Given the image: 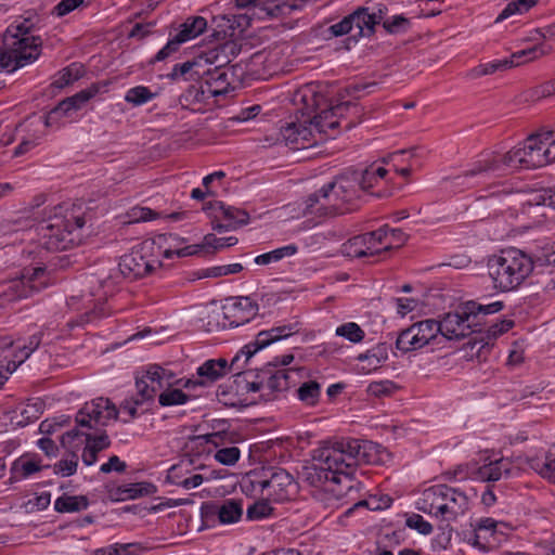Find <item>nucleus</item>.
I'll return each instance as SVG.
<instances>
[{"label":"nucleus","mask_w":555,"mask_h":555,"mask_svg":"<svg viewBox=\"0 0 555 555\" xmlns=\"http://www.w3.org/2000/svg\"><path fill=\"white\" fill-rule=\"evenodd\" d=\"M39 56L40 41L38 38H18L12 35L10 28L7 29L2 48H0V72L13 73L34 63Z\"/></svg>","instance_id":"11"},{"label":"nucleus","mask_w":555,"mask_h":555,"mask_svg":"<svg viewBox=\"0 0 555 555\" xmlns=\"http://www.w3.org/2000/svg\"><path fill=\"white\" fill-rule=\"evenodd\" d=\"M100 85L92 83L88 88L80 90L72 96H68L61 102L65 109L72 114L73 112H77L81 109L92 98H94L100 92Z\"/></svg>","instance_id":"35"},{"label":"nucleus","mask_w":555,"mask_h":555,"mask_svg":"<svg viewBox=\"0 0 555 555\" xmlns=\"http://www.w3.org/2000/svg\"><path fill=\"white\" fill-rule=\"evenodd\" d=\"M155 93H153L150 88L145 86H137L130 88L125 94V101L133 106L143 105L155 98Z\"/></svg>","instance_id":"47"},{"label":"nucleus","mask_w":555,"mask_h":555,"mask_svg":"<svg viewBox=\"0 0 555 555\" xmlns=\"http://www.w3.org/2000/svg\"><path fill=\"white\" fill-rule=\"evenodd\" d=\"M43 337V332H37L30 335L23 345H18L15 350V358H17V362H25L34 351H36Z\"/></svg>","instance_id":"46"},{"label":"nucleus","mask_w":555,"mask_h":555,"mask_svg":"<svg viewBox=\"0 0 555 555\" xmlns=\"http://www.w3.org/2000/svg\"><path fill=\"white\" fill-rule=\"evenodd\" d=\"M202 59L195 57L181 64H176L167 77L172 81H201L205 75Z\"/></svg>","instance_id":"25"},{"label":"nucleus","mask_w":555,"mask_h":555,"mask_svg":"<svg viewBox=\"0 0 555 555\" xmlns=\"http://www.w3.org/2000/svg\"><path fill=\"white\" fill-rule=\"evenodd\" d=\"M156 492L157 487L153 482L149 481L107 487V496L113 502L135 500L153 495Z\"/></svg>","instance_id":"20"},{"label":"nucleus","mask_w":555,"mask_h":555,"mask_svg":"<svg viewBox=\"0 0 555 555\" xmlns=\"http://www.w3.org/2000/svg\"><path fill=\"white\" fill-rule=\"evenodd\" d=\"M88 505L89 501L85 495L63 494L55 500L54 509L59 513H75L86 509Z\"/></svg>","instance_id":"37"},{"label":"nucleus","mask_w":555,"mask_h":555,"mask_svg":"<svg viewBox=\"0 0 555 555\" xmlns=\"http://www.w3.org/2000/svg\"><path fill=\"white\" fill-rule=\"evenodd\" d=\"M230 54L232 56L235 55V44L233 42H225L202 53L198 55V59H202L203 68L214 65L210 69H225L227 65L231 62Z\"/></svg>","instance_id":"24"},{"label":"nucleus","mask_w":555,"mask_h":555,"mask_svg":"<svg viewBox=\"0 0 555 555\" xmlns=\"http://www.w3.org/2000/svg\"><path fill=\"white\" fill-rule=\"evenodd\" d=\"M237 243V238L234 236L229 237H216L214 234H208L204 238V246L212 249H221L223 247L233 246Z\"/></svg>","instance_id":"62"},{"label":"nucleus","mask_w":555,"mask_h":555,"mask_svg":"<svg viewBox=\"0 0 555 555\" xmlns=\"http://www.w3.org/2000/svg\"><path fill=\"white\" fill-rule=\"evenodd\" d=\"M241 456V451L237 447L220 448L216 451L214 459L222 465L233 466Z\"/></svg>","instance_id":"54"},{"label":"nucleus","mask_w":555,"mask_h":555,"mask_svg":"<svg viewBox=\"0 0 555 555\" xmlns=\"http://www.w3.org/2000/svg\"><path fill=\"white\" fill-rule=\"evenodd\" d=\"M271 367L266 365V369L261 370L267 387V392L262 393L261 397L266 401L274 399V393L286 391L295 386V377L299 374V371L295 369H278L272 371Z\"/></svg>","instance_id":"18"},{"label":"nucleus","mask_w":555,"mask_h":555,"mask_svg":"<svg viewBox=\"0 0 555 555\" xmlns=\"http://www.w3.org/2000/svg\"><path fill=\"white\" fill-rule=\"evenodd\" d=\"M405 526L416 530L418 533L424 535L430 534L434 529L433 525L429 521L425 520L423 516L418 514H412L408 516L405 520Z\"/></svg>","instance_id":"58"},{"label":"nucleus","mask_w":555,"mask_h":555,"mask_svg":"<svg viewBox=\"0 0 555 555\" xmlns=\"http://www.w3.org/2000/svg\"><path fill=\"white\" fill-rule=\"evenodd\" d=\"M160 247L154 240H144L134 245L128 254L120 257L118 269L108 281L119 282L122 278L129 282L143 279L162 267Z\"/></svg>","instance_id":"10"},{"label":"nucleus","mask_w":555,"mask_h":555,"mask_svg":"<svg viewBox=\"0 0 555 555\" xmlns=\"http://www.w3.org/2000/svg\"><path fill=\"white\" fill-rule=\"evenodd\" d=\"M413 327L418 332L420 343L422 348L427 345H434L438 337L439 326L438 321L434 319H427L413 324Z\"/></svg>","instance_id":"39"},{"label":"nucleus","mask_w":555,"mask_h":555,"mask_svg":"<svg viewBox=\"0 0 555 555\" xmlns=\"http://www.w3.org/2000/svg\"><path fill=\"white\" fill-rule=\"evenodd\" d=\"M539 149L540 166L544 167L555 162V131H544L533 134Z\"/></svg>","instance_id":"34"},{"label":"nucleus","mask_w":555,"mask_h":555,"mask_svg":"<svg viewBox=\"0 0 555 555\" xmlns=\"http://www.w3.org/2000/svg\"><path fill=\"white\" fill-rule=\"evenodd\" d=\"M388 452L380 444L356 438H341L317 450L315 463L305 467L304 480L318 490L315 496L331 493L339 501L354 488L352 475L361 464H380Z\"/></svg>","instance_id":"1"},{"label":"nucleus","mask_w":555,"mask_h":555,"mask_svg":"<svg viewBox=\"0 0 555 555\" xmlns=\"http://www.w3.org/2000/svg\"><path fill=\"white\" fill-rule=\"evenodd\" d=\"M193 397L179 388L167 387L158 396L160 406L182 405L189 402Z\"/></svg>","instance_id":"43"},{"label":"nucleus","mask_w":555,"mask_h":555,"mask_svg":"<svg viewBox=\"0 0 555 555\" xmlns=\"http://www.w3.org/2000/svg\"><path fill=\"white\" fill-rule=\"evenodd\" d=\"M308 98L313 112H315L310 122L314 125L319 133H327L328 129L335 130L340 126V118L345 117L350 108H357V104L351 101L334 104L333 101L317 92Z\"/></svg>","instance_id":"13"},{"label":"nucleus","mask_w":555,"mask_h":555,"mask_svg":"<svg viewBox=\"0 0 555 555\" xmlns=\"http://www.w3.org/2000/svg\"><path fill=\"white\" fill-rule=\"evenodd\" d=\"M321 396V385L317 380L302 383L297 389L298 399L308 406H314Z\"/></svg>","instance_id":"42"},{"label":"nucleus","mask_w":555,"mask_h":555,"mask_svg":"<svg viewBox=\"0 0 555 555\" xmlns=\"http://www.w3.org/2000/svg\"><path fill=\"white\" fill-rule=\"evenodd\" d=\"M513 326L514 321L507 319L501 320L500 322L490 325L485 333L483 331L479 333L480 335H482L480 338V341H483L482 347L485 345H489L491 340H494L502 334L508 332Z\"/></svg>","instance_id":"48"},{"label":"nucleus","mask_w":555,"mask_h":555,"mask_svg":"<svg viewBox=\"0 0 555 555\" xmlns=\"http://www.w3.org/2000/svg\"><path fill=\"white\" fill-rule=\"evenodd\" d=\"M353 176H357V180L359 182V186L362 191H369L371 188H373L378 181L376 180V177L372 169L370 167L365 168L364 170H354L350 169Z\"/></svg>","instance_id":"60"},{"label":"nucleus","mask_w":555,"mask_h":555,"mask_svg":"<svg viewBox=\"0 0 555 555\" xmlns=\"http://www.w3.org/2000/svg\"><path fill=\"white\" fill-rule=\"evenodd\" d=\"M86 441V446L82 450L81 460L87 466L93 465L98 461V454L109 448L111 439L107 434L102 433L101 436H80V441Z\"/></svg>","instance_id":"28"},{"label":"nucleus","mask_w":555,"mask_h":555,"mask_svg":"<svg viewBox=\"0 0 555 555\" xmlns=\"http://www.w3.org/2000/svg\"><path fill=\"white\" fill-rule=\"evenodd\" d=\"M353 27H354L353 26V16L350 13V14L346 15L339 22L331 25L327 28V31L332 37H341L345 35H349L348 40L352 41V33H354Z\"/></svg>","instance_id":"52"},{"label":"nucleus","mask_w":555,"mask_h":555,"mask_svg":"<svg viewBox=\"0 0 555 555\" xmlns=\"http://www.w3.org/2000/svg\"><path fill=\"white\" fill-rule=\"evenodd\" d=\"M387 236V229H377L349 238L341 245V253L350 258H362L382 253L380 245Z\"/></svg>","instance_id":"15"},{"label":"nucleus","mask_w":555,"mask_h":555,"mask_svg":"<svg viewBox=\"0 0 555 555\" xmlns=\"http://www.w3.org/2000/svg\"><path fill=\"white\" fill-rule=\"evenodd\" d=\"M141 378H144L150 386H154L156 388V392L163 388L173 387V385L182 383V379H176L173 372L166 370L158 364L149 365Z\"/></svg>","instance_id":"29"},{"label":"nucleus","mask_w":555,"mask_h":555,"mask_svg":"<svg viewBox=\"0 0 555 555\" xmlns=\"http://www.w3.org/2000/svg\"><path fill=\"white\" fill-rule=\"evenodd\" d=\"M268 501L269 500L263 499L248 506L246 512L247 519L258 520L270 516L273 512V508L271 507Z\"/></svg>","instance_id":"53"},{"label":"nucleus","mask_w":555,"mask_h":555,"mask_svg":"<svg viewBox=\"0 0 555 555\" xmlns=\"http://www.w3.org/2000/svg\"><path fill=\"white\" fill-rule=\"evenodd\" d=\"M44 272L46 269L42 267L24 269L22 275L12 280L8 285L5 295L9 300L28 298L34 293L39 292L44 287V282L39 281L44 275Z\"/></svg>","instance_id":"16"},{"label":"nucleus","mask_w":555,"mask_h":555,"mask_svg":"<svg viewBox=\"0 0 555 555\" xmlns=\"http://www.w3.org/2000/svg\"><path fill=\"white\" fill-rule=\"evenodd\" d=\"M137 397L125 400L120 410L128 414L129 418L122 420L124 423H128L138 416L137 408L146 401H152L156 396V388L150 386L144 378H135Z\"/></svg>","instance_id":"22"},{"label":"nucleus","mask_w":555,"mask_h":555,"mask_svg":"<svg viewBox=\"0 0 555 555\" xmlns=\"http://www.w3.org/2000/svg\"><path fill=\"white\" fill-rule=\"evenodd\" d=\"M503 308V301L490 304L466 301L456 311L447 313L441 321H438L439 333L449 340H461L474 333H481V319L485 315L496 313Z\"/></svg>","instance_id":"7"},{"label":"nucleus","mask_w":555,"mask_h":555,"mask_svg":"<svg viewBox=\"0 0 555 555\" xmlns=\"http://www.w3.org/2000/svg\"><path fill=\"white\" fill-rule=\"evenodd\" d=\"M302 101L305 102V107L301 112V119L299 120V132H297L299 139V150L307 149L312 145V137L313 129L318 131V129L310 122V119L313 118L315 112L311 107V103L309 102V98L307 94L302 96Z\"/></svg>","instance_id":"31"},{"label":"nucleus","mask_w":555,"mask_h":555,"mask_svg":"<svg viewBox=\"0 0 555 555\" xmlns=\"http://www.w3.org/2000/svg\"><path fill=\"white\" fill-rule=\"evenodd\" d=\"M219 522L234 524L238 521L243 515L242 500L228 499L219 503Z\"/></svg>","instance_id":"36"},{"label":"nucleus","mask_w":555,"mask_h":555,"mask_svg":"<svg viewBox=\"0 0 555 555\" xmlns=\"http://www.w3.org/2000/svg\"><path fill=\"white\" fill-rule=\"evenodd\" d=\"M531 204L547 206L555 209V185L542 188L532 194Z\"/></svg>","instance_id":"55"},{"label":"nucleus","mask_w":555,"mask_h":555,"mask_svg":"<svg viewBox=\"0 0 555 555\" xmlns=\"http://www.w3.org/2000/svg\"><path fill=\"white\" fill-rule=\"evenodd\" d=\"M416 508L441 520L452 521L468 509V498L457 488L434 485L422 491Z\"/></svg>","instance_id":"9"},{"label":"nucleus","mask_w":555,"mask_h":555,"mask_svg":"<svg viewBox=\"0 0 555 555\" xmlns=\"http://www.w3.org/2000/svg\"><path fill=\"white\" fill-rule=\"evenodd\" d=\"M540 266L529 255L517 248L503 249L499 255L489 258L488 273L494 288L501 292L517 289L533 271Z\"/></svg>","instance_id":"6"},{"label":"nucleus","mask_w":555,"mask_h":555,"mask_svg":"<svg viewBox=\"0 0 555 555\" xmlns=\"http://www.w3.org/2000/svg\"><path fill=\"white\" fill-rule=\"evenodd\" d=\"M243 270V266L241 263H231L224 266H216L207 269L206 276L218 278L224 276L229 274H235Z\"/></svg>","instance_id":"64"},{"label":"nucleus","mask_w":555,"mask_h":555,"mask_svg":"<svg viewBox=\"0 0 555 555\" xmlns=\"http://www.w3.org/2000/svg\"><path fill=\"white\" fill-rule=\"evenodd\" d=\"M49 467V465H47ZM46 468L37 454L23 455L15 460L11 467V479L22 480Z\"/></svg>","instance_id":"30"},{"label":"nucleus","mask_w":555,"mask_h":555,"mask_svg":"<svg viewBox=\"0 0 555 555\" xmlns=\"http://www.w3.org/2000/svg\"><path fill=\"white\" fill-rule=\"evenodd\" d=\"M207 28V21L203 16H190L179 26L175 35L178 42L184 43L202 35Z\"/></svg>","instance_id":"32"},{"label":"nucleus","mask_w":555,"mask_h":555,"mask_svg":"<svg viewBox=\"0 0 555 555\" xmlns=\"http://www.w3.org/2000/svg\"><path fill=\"white\" fill-rule=\"evenodd\" d=\"M398 386L391 380L373 382L369 385L367 391L374 397L390 396L398 390Z\"/></svg>","instance_id":"57"},{"label":"nucleus","mask_w":555,"mask_h":555,"mask_svg":"<svg viewBox=\"0 0 555 555\" xmlns=\"http://www.w3.org/2000/svg\"><path fill=\"white\" fill-rule=\"evenodd\" d=\"M83 2L85 0H61L53 8L51 14L57 17H63L79 8Z\"/></svg>","instance_id":"63"},{"label":"nucleus","mask_w":555,"mask_h":555,"mask_svg":"<svg viewBox=\"0 0 555 555\" xmlns=\"http://www.w3.org/2000/svg\"><path fill=\"white\" fill-rule=\"evenodd\" d=\"M223 318L231 327L244 325L258 313V304L248 296L234 298L233 302L222 307Z\"/></svg>","instance_id":"19"},{"label":"nucleus","mask_w":555,"mask_h":555,"mask_svg":"<svg viewBox=\"0 0 555 555\" xmlns=\"http://www.w3.org/2000/svg\"><path fill=\"white\" fill-rule=\"evenodd\" d=\"M353 16L352 42H358L363 37H372L375 34V17L370 15L369 7H358L351 12Z\"/></svg>","instance_id":"26"},{"label":"nucleus","mask_w":555,"mask_h":555,"mask_svg":"<svg viewBox=\"0 0 555 555\" xmlns=\"http://www.w3.org/2000/svg\"><path fill=\"white\" fill-rule=\"evenodd\" d=\"M145 547L139 542L113 543L107 546L96 548L94 555H140Z\"/></svg>","instance_id":"38"},{"label":"nucleus","mask_w":555,"mask_h":555,"mask_svg":"<svg viewBox=\"0 0 555 555\" xmlns=\"http://www.w3.org/2000/svg\"><path fill=\"white\" fill-rule=\"evenodd\" d=\"M299 120L285 122L280 127V135L282 141L286 145H291L293 149L299 150V139L297 132H299Z\"/></svg>","instance_id":"51"},{"label":"nucleus","mask_w":555,"mask_h":555,"mask_svg":"<svg viewBox=\"0 0 555 555\" xmlns=\"http://www.w3.org/2000/svg\"><path fill=\"white\" fill-rule=\"evenodd\" d=\"M383 28L389 35L405 34L411 28V22L403 15H393L383 21Z\"/></svg>","instance_id":"50"},{"label":"nucleus","mask_w":555,"mask_h":555,"mask_svg":"<svg viewBox=\"0 0 555 555\" xmlns=\"http://www.w3.org/2000/svg\"><path fill=\"white\" fill-rule=\"evenodd\" d=\"M528 465L542 478L555 483V443L541 455L529 457Z\"/></svg>","instance_id":"27"},{"label":"nucleus","mask_w":555,"mask_h":555,"mask_svg":"<svg viewBox=\"0 0 555 555\" xmlns=\"http://www.w3.org/2000/svg\"><path fill=\"white\" fill-rule=\"evenodd\" d=\"M108 314L109 311L106 308L105 302H99L98 305H94L92 309L81 313L76 320L70 321L68 325L82 326L85 324L92 323L99 319H102Z\"/></svg>","instance_id":"45"},{"label":"nucleus","mask_w":555,"mask_h":555,"mask_svg":"<svg viewBox=\"0 0 555 555\" xmlns=\"http://www.w3.org/2000/svg\"><path fill=\"white\" fill-rule=\"evenodd\" d=\"M86 214L73 206L64 215L43 220L37 228L39 245L48 251H60L78 246L85 236Z\"/></svg>","instance_id":"5"},{"label":"nucleus","mask_w":555,"mask_h":555,"mask_svg":"<svg viewBox=\"0 0 555 555\" xmlns=\"http://www.w3.org/2000/svg\"><path fill=\"white\" fill-rule=\"evenodd\" d=\"M70 116L69 112L65 109L63 103L60 102L55 107L48 112L43 117V124L46 127H53L60 124L63 117Z\"/></svg>","instance_id":"61"},{"label":"nucleus","mask_w":555,"mask_h":555,"mask_svg":"<svg viewBox=\"0 0 555 555\" xmlns=\"http://www.w3.org/2000/svg\"><path fill=\"white\" fill-rule=\"evenodd\" d=\"M417 335L418 332L415 331L413 324L401 331L396 340L397 349L404 353L421 349L422 345Z\"/></svg>","instance_id":"40"},{"label":"nucleus","mask_w":555,"mask_h":555,"mask_svg":"<svg viewBox=\"0 0 555 555\" xmlns=\"http://www.w3.org/2000/svg\"><path fill=\"white\" fill-rule=\"evenodd\" d=\"M78 466V456L72 453L69 459H62L54 464V473L64 477L72 476L76 473Z\"/></svg>","instance_id":"59"},{"label":"nucleus","mask_w":555,"mask_h":555,"mask_svg":"<svg viewBox=\"0 0 555 555\" xmlns=\"http://www.w3.org/2000/svg\"><path fill=\"white\" fill-rule=\"evenodd\" d=\"M222 211L223 219L232 224L233 229L245 225L249 222V215L243 209H238L232 206H225L222 202L215 203Z\"/></svg>","instance_id":"44"},{"label":"nucleus","mask_w":555,"mask_h":555,"mask_svg":"<svg viewBox=\"0 0 555 555\" xmlns=\"http://www.w3.org/2000/svg\"><path fill=\"white\" fill-rule=\"evenodd\" d=\"M298 251V247L295 244H289L283 247H279L269 253L261 254L257 256L254 261L259 266L270 264L272 262H278L285 257L294 256Z\"/></svg>","instance_id":"41"},{"label":"nucleus","mask_w":555,"mask_h":555,"mask_svg":"<svg viewBox=\"0 0 555 555\" xmlns=\"http://www.w3.org/2000/svg\"><path fill=\"white\" fill-rule=\"evenodd\" d=\"M250 480L253 489H259L267 500L283 503L292 500L298 493V485L294 477L284 468L268 467L262 469V476Z\"/></svg>","instance_id":"12"},{"label":"nucleus","mask_w":555,"mask_h":555,"mask_svg":"<svg viewBox=\"0 0 555 555\" xmlns=\"http://www.w3.org/2000/svg\"><path fill=\"white\" fill-rule=\"evenodd\" d=\"M509 474L511 463L505 459H500L479 467L476 477L482 481H498Z\"/></svg>","instance_id":"33"},{"label":"nucleus","mask_w":555,"mask_h":555,"mask_svg":"<svg viewBox=\"0 0 555 555\" xmlns=\"http://www.w3.org/2000/svg\"><path fill=\"white\" fill-rule=\"evenodd\" d=\"M543 54L542 50L538 47H532L518 51L512 55L511 59L493 61L479 66L480 75H490L498 70H504L513 66L519 65L521 62L531 61Z\"/></svg>","instance_id":"21"},{"label":"nucleus","mask_w":555,"mask_h":555,"mask_svg":"<svg viewBox=\"0 0 555 555\" xmlns=\"http://www.w3.org/2000/svg\"><path fill=\"white\" fill-rule=\"evenodd\" d=\"M357 179L350 169L340 173L334 181L308 195L306 212L320 217H332L353 210L354 202L361 195V188Z\"/></svg>","instance_id":"4"},{"label":"nucleus","mask_w":555,"mask_h":555,"mask_svg":"<svg viewBox=\"0 0 555 555\" xmlns=\"http://www.w3.org/2000/svg\"><path fill=\"white\" fill-rule=\"evenodd\" d=\"M205 75L201 79V86H190L181 95V100L185 102H203L208 98L223 95L229 91L230 80L228 69H210L205 68Z\"/></svg>","instance_id":"14"},{"label":"nucleus","mask_w":555,"mask_h":555,"mask_svg":"<svg viewBox=\"0 0 555 555\" xmlns=\"http://www.w3.org/2000/svg\"><path fill=\"white\" fill-rule=\"evenodd\" d=\"M540 159L535 137L531 134L521 146H516L505 154L492 153L474 162L467 170L454 178V184L477 186L517 169L540 168Z\"/></svg>","instance_id":"2"},{"label":"nucleus","mask_w":555,"mask_h":555,"mask_svg":"<svg viewBox=\"0 0 555 555\" xmlns=\"http://www.w3.org/2000/svg\"><path fill=\"white\" fill-rule=\"evenodd\" d=\"M335 334L353 344L361 343L365 337L364 331L356 322H347L339 325L336 328Z\"/></svg>","instance_id":"49"},{"label":"nucleus","mask_w":555,"mask_h":555,"mask_svg":"<svg viewBox=\"0 0 555 555\" xmlns=\"http://www.w3.org/2000/svg\"><path fill=\"white\" fill-rule=\"evenodd\" d=\"M23 22L15 27H9L12 30V35L18 38H38L40 41V48L42 47V39L39 36H29L31 31L39 30L46 25L47 15L40 13L39 9L26 10L22 15Z\"/></svg>","instance_id":"23"},{"label":"nucleus","mask_w":555,"mask_h":555,"mask_svg":"<svg viewBox=\"0 0 555 555\" xmlns=\"http://www.w3.org/2000/svg\"><path fill=\"white\" fill-rule=\"evenodd\" d=\"M379 229H387V236L380 245L382 251L390 249L393 245L401 246L406 241V235L401 229H392L388 225H383Z\"/></svg>","instance_id":"56"},{"label":"nucleus","mask_w":555,"mask_h":555,"mask_svg":"<svg viewBox=\"0 0 555 555\" xmlns=\"http://www.w3.org/2000/svg\"><path fill=\"white\" fill-rule=\"evenodd\" d=\"M119 410L108 398L99 397L86 402L76 413V427L61 436V443L66 447L80 436H101L107 434L111 421L118 418Z\"/></svg>","instance_id":"8"},{"label":"nucleus","mask_w":555,"mask_h":555,"mask_svg":"<svg viewBox=\"0 0 555 555\" xmlns=\"http://www.w3.org/2000/svg\"><path fill=\"white\" fill-rule=\"evenodd\" d=\"M301 330V323L297 320L287 322L286 324L274 326L267 331H261L257 334L254 341L245 345L232 359L229 364L223 358L209 359L205 361L201 366L197 367L196 373L201 380L205 382V386L212 384L224 375L232 371H238L243 369L240 364L241 358L245 357L247 362L256 352L271 345L272 343L285 339L292 335L299 333Z\"/></svg>","instance_id":"3"},{"label":"nucleus","mask_w":555,"mask_h":555,"mask_svg":"<svg viewBox=\"0 0 555 555\" xmlns=\"http://www.w3.org/2000/svg\"><path fill=\"white\" fill-rule=\"evenodd\" d=\"M235 4L238 9L251 11L258 18L286 16L300 7L285 0H235Z\"/></svg>","instance_id":"17"}]
</instances>
